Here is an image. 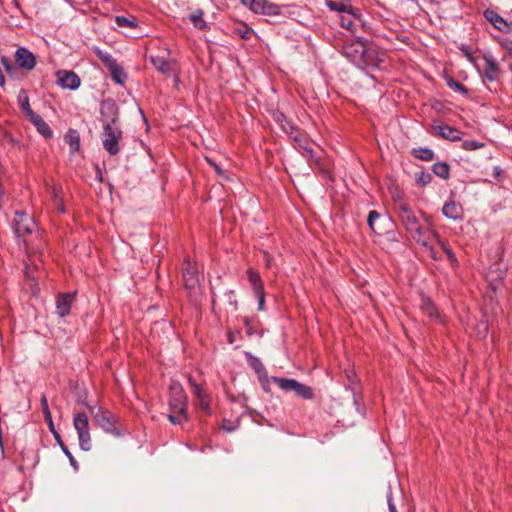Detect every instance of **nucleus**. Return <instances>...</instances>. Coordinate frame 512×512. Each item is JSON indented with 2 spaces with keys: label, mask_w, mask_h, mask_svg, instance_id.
I'll list each match as a JSON object with an SVG mask.
<instances>
[{
  "label": "nucleus",
  "mask_w": 512,
  "mask_h": 512,
  "mask_svg": "<svg viewBox=\"0 0 512 512\" xmlns=\"http://www.w3.org/2000/svg\"><path fill=\"white\" fill-rule=\"evenodd\" d=\"M122 137L123 132L119 125V118L116 113L112 119L109 122H106L103 126L101 139L104 149L112 156L118 154L120 151L119 141Z\"/></svg>",
  "instance_id": "1"
},
{
  "label": "nucleus",
  "mask_w": 512,
  "mask_h": 512,
  "mask_svg": "<svg viewBox=\"0 0 512 512\" xmlns=\"http://www.w3.org/2000/svg\"><path fill=\"white\" fill-rule=\"evenodd\" d=\"M94 423L105 432L114 436H121L122 430L118 426L119 418L111 411L99 406H87Z\"/></svg>",
  "instance_id": "2"
},
{
  "label": "nucleus",
  "mask_w": 512,
  "mask_h": 512,
  "mask_svg": "<svg viewBox=\"0 0 512 512\" xmlns=\"http://www.w3.org/2000/svg\"><path fill=\"white\" fill-rule=\"evenodd\" d=\"M343 55L352 63L362 66L371 62L370 52L366 44L360 40H354L346 43L342 48Z\"/></svg>",
  "instance_id": "3"
},
{
  "label": "nucleus",
  "mask_w": 512,
  "mask_h": 512,
  "mask_svg": "<svg viewBox=\"0 0 512 512\" xmlns=\"http://www.w3.org/2000/svg\"><path fill=\"white\" fill-rule=\"evenodd\" d=\"M169 391V410L171 412H178L184 420H188V399L182 385L177 381H171Z\"/></svg>",
  "instance_id": "4"
},
{
  "label": "nucleus",
  "mask_w": 512,
  "mask_h": 512,
  "mask_svg": "<svg viewBox=\"0 0 512 512\" xmlns=\"http://www.w3.org/2000/svg\"><path fill=\"white\" fill-rule=\"evenodd\" d=\"M271 381L277 384L281 390L285 392L293 391L302 399L310 400L314 397L313 390L310 386L300 383L295 379L272 376Z\"/></svg>",
  "instance_id": "5"
},
{
  "label": "nucleus",
  "mask_w": 512,
  "mask_h": 512,
  "mask_svg": "<svg viewBox=\"0 0 512 512\" xmlns=\"http://www.w3.org/2000/svg\"><path fill=\"white\" fill-rule=\"evenodd\" d=\"M73 425L78 434L80 448L84 451H90L92 443L87 414L84 412L76 413L73 418Z\"/></svg>",
  "instance_id": "6"
},
{
  "label": "nucleus",
  "mask_w": 512,
  "mask_h": 512,
  "mask_svg": "<svg viewBox=\"0 0 512 512\" xmlns=\"http://www.w3.org/2000/svg\"><path fill=\"white\" fill-rule=\"evenodd\" d=\"M409 235L416 243L425 248H428L433 259H437L434 248L430 245L431 239L438 237L437 232L420 224L415 229H413Z\"/></svg>",
  "instance_id": "7"
},
{
  "label": "nucleus",
  "mask_w": 512,
  "mask_h": 512,
  "mask_svg": "<svg viewBox=\"0 0 512 512\" xmlns=\"http://www.w3.org/2000/svg\"><path fill=\"white\" fill-rule=\"evenodd\" d=\"M241 2L257 14L267 16H277L281 14V7L267 0H241Z\"/></svg>",
  "instance_id": "8"
},
{
  "label": "nucleus",
  "mask_w": 512,
  "mask_h": 512,
  "mask_svg": "<svg viewBox=\"0 0 512 512\" xmlns=\"http://www.w3.org/2000/svg\"><path fill=\"white\" fill-rule=\"evenodd\" d=\"M397 210L400 222L408 234L421 224L408 204L400 202L397 205Z\"/></svg>",
  "instance_id": "9"
},
{
  "label": "nucleus",
  "mask_w": 512,
  "mask_h": 512,
  "mask_svg": "<svg viewBox=\"0 0 512 512\" xmlns=\"http://www.w3.org/2000/svg\"><path fill=\"white\" fill-rule=\"evenodd\" d=\"M367 224L373 233L382 235L385 233V228L392 225V220L389 217L383 216L379 212L372 210L368 214Z\"/></svg>",
  "instance_id": "10"
},
{
  "label": "nucleus",
  "mask_w": 512,
  "mask_h": 512,
  "mask_svg": "<svg viewBox=\"0 0 512 512\" xmlns=\"http://www.w3.org/2000/svg\"><path fill=\"white\" fill-rule=\"evenodd\" d=\"M24 218H26V215L24 213H16V217L13 220V229L15 232V235L18 238L19 245L24 246V248L28 249V241L26 239V236L30 235V228L28 225H25Z\"/></svg>",
  "instance_id": "11"
},
{
  "label": "nucleus",
  "mask_w": 512,
  "mask_h": 512,
  "mask_svg": "<svg viewBox=\"0 0 512 512\" xmlns=\"http://www.w3.org/2000/svg\"><path fill=\"white\" fill-rule=\"evenodd\" d=\"M483 75L490 82L498 79L500 75V67L492 54L486 53L483 55Z\"/></svg>",
  "instance_id": "12"
},
{
  "label": "nucleus",
  "mask_w": 512,
  "mask_h": 512,
  "mask_svg": "<svg viewBox=\"0 0 512 512\" xmlns=\"http://www.w3.org/2000/svg\"><path fill=\"white\" fill-rule=\"evenodd\" d=\"M57 84L62 88L75 90L80 86V78L73 71L60 70L56 73Z\"/></svg>",
  "instance_id": "13"
},
{
  "label": "nucleus",
  "mask_w": 512,
  "mask_h": 512,
  "mask_svg": "<svg viewBox=\"0 0 512 512\" xmlns=\"http://www.w3.org/2000/svg\"><path fill=\"white\" fill-rule=\"evenodd\" d=\"M485 19L491 23L499 31L509 33L512 32V23H508L502 16H500L493 9H486L484 11Z\"/></svg>",
  "instance_id": "14"
},
{
  "label": "nucleus",
  "mask_w": 512,
  "mask_h": 512,
  "mask_svg": "<svg viewBox=\"0 0 512 512\" xmlns=\"http://www.w3.org/2000/svg\"><path fill=\"white\" fill-rule=\"evenodd\" d=\"M186 268L183 271L184 286L189 292H194L199 286L198 272L194 265L186 260Z\"/></svg>",
  "instance_id": "15"
},
{
  "label": "nucleus",
  "mask_w": 512,
  "mask_h": 512,
  "mask_svg": "<svg viewBox=\"0 0 512 512\" xmlns=\"http://www.w3.org/2000/svg\"><path fill=\"white\" fill-rule=\"evenodd\" d=\"M75 299V293L59 294L56 299L57 313L65 317L70 313L71 305Z\"/></svg>",
  "instance_id": "16"
},
{
  "label": "nucleus",
  "mask_w": 512,
  "mask_h": 512,
  "mask_svg": "<svg viewBox=\"0 0 512 512\" xmlns=\"http://www.w3.org/2000/svg\"><path fill=\"white\" fill-rule=\"evenodd\" d=\"M434 130L436 131V134L441 138L452 142L459 141L462 138V132L447 124L436 125L434 126Z\"/></svg>",
  "instance_id": "17"
},
{
  "label": "nucleus",
  "mask_w": 512,
  "mask_h": 512,
  "mask_svg": "<svg viewBox=\"0 0 512 512\" xmlns=\"http://www.w3.org/2000/svg\"><path fill=\"white\" fill-rule=\"evenodd\" d=\"M153 66L163 75L172 76L175 74L174 64L163 57H151Z\"/></svg>",
  "instance_id": "18"
},
{
  "label": "nucleus",
  "mask_w": 512,
  "mask_h": 512,
  "mask_svg": "<svg viewBox=\"0 0 512 512\" xmlns=\"http://www.w3.org/2000/svg\"><path fill=\"white\" fill-rule=\"evenodd\" d=\"M273 120L291 137L297 132L296 126L280 111L273 112Z\"/></svg>",
  "instance_id": "19"
},
{
  "label": "nucleus",
  "mask_w": 512,
  "mask_h": 512,
  "mask_svg": "<svg viewBox=\"0 0 512 512\" xmlns=\"http://www.w3.org/2000/svg\"><path fill=\"white\" fill-rule=\"evenodd\" d=\"M442 212L445 217L452 220H459L463 216L462 206L453 200L444 204Z\"/></svg>",
  "instance_id": "20"
},
{
  "label": "nucleus",
  "mask_w": 512,
  "mask_h": 512,
  "mask_svg": "<svg viewBox=\"0 0 512 512\" xmlns=\"http://www.w3.org/2000/svg\"><path fill=\"white\" fill-rule=\"evenodd\" d=\"M326 6L333 11L346 12L348 14L357 15V9L354 8L350 0L327 1Z\"/></svg>",
  "instance_id": "21"
},
{
  "label": "nucleus",
  "mask_w": 512,
  "mask_h": 512,
  "mask_svg": "<svg viewBox=\"0 0 512 512\" xmlns=\"http://www.w3.org/2000/svg\"><path fill=\"white\" fill-rule=\"evenodd\" d=\"M15 60L19 67L32 69V52L28 49L20 47L15 52Z\"/></svg>",
  "instance_id": "22"
},
{
  "label": "nucleus",
  "mask_w": 512,
  "mask_h": 512,
  "mask_svg": "<svg viewBox=\"0 0 512 512\" xmlns=\"http://www.w3.org/2000/svg\"><path fill=\"white\" fill-rule=\"evenodd\" d=\"M34 127L37 132L46 140L53 137L54 133L50 125L39 115L34 113Z\"/></svg>",
  "instance_id": "23"
},
{
  "label": "nucleus",
  "mask_w": 512,
  "mask_h": 512,
  "mask_svg": "<svg viewBox=\"0 0 512 512\" xmlns=\"http://www.w3.org/2000/svg\"><path fill=\"white\" fill-rule=\"evenodd\" d=\"M17 103L21 110L26 114L28 120L32 122V109L30 107V99L28 92L24 89L19 91Z\"/></svg>",
  "instance_id": "24"
},
{
  "label": "nucleus",
  "mask_w": 512,
  "mask_h": 512,
  "mask_svg": "<svg viewBox=\"0 0 512 512\" xmlns=\"http://www.w3.org/2000/svg\"><path fill=\"white\" fill-rule=\"evenodd\" d=\"M65 142L69 145L72 153L80 149V135L77 130L69 129L64 136Z\"/></svg>",
  "instance_id": "25"
},
{
  "label": "nucleus",
  "mask_w": 512,
  "mask_h": 512,
  "mask_svg": "<svg viewBox=\"0 0 512 512\" xmlns=\"http://www.w3.org/2000/svg\"><path fill=\"white\" fill-rule=\"evenodd\" d=\"M291 138H293V140L296 142L299 151L301 152V154L304 157H306L308 159H313L314 150L312 149L310 144L305 139L301 138L300 136H298L296 134L293 135Z\"/></svg>",
  "instance_id": "26"
},
{
  "label": "nucleus",
  "mask_w": 512,
  "mask_h": 512,
  "mask_svg": "<svg viewBox=\"0 0 512 512\" xmlns=\"http://www.w3.org/2000/svg\"><path fill=\"white\" fill-rule=\"evenodd\" d=\"M245 355H246V358L248 360L249 366L255 371V373L258 375L259 378L264 376V375H267V371L265 369V366L260 361V359H258L257 357L253 356L249 352H246Z\"/></svg>",
  "instance_id": "27"
},
{
  "label": "nucleus",
  "mask_w": 512,
  "mask_h": 512,
  "mask_svg": "<svg viewBox=\"0 0 512 512\" xmlns=\"http://www.w3.org/2000/svg\"><path fill=\"white\" fill-rule=\"evenodd\" d=\"M108 70L110 72L112 79L116 83L123 84L126 81L127 75L124 72L123 68L117 62L108 67Z\"/></svg>",
  "instance_id": "28"
},
{
  "label": "nucleus",
  "mask_w": 512,
  "mask_h": 512,
  "mask_svg": "<svg viewBox=\"0 0 512 512\" xmlns=\"http://www.w3.org/2000/svg\"><path fill=\"white\" fill-rule=\"evenodd\" d=\"M203 16L204 12L201 9H196L189 15L190 21L193 23L194 27L199 30H204L207 28V23Z\"/></svg>",
  "instance_id": "29"
},
{
  "label": "nucleus",
  "mask_w": 512,
  "mask_h": 512,
  "mask_svg": "<svg viewBox=\"0 0 512 512\" xmlns=\"http://www.w3.org/2000/svg\"><path fill=\"white\" fill-rule=\"evenodd\" d=\"M247 275L254 292H261V290H264V286L259 273L250 268L247 270Z\"/></svg>",
  "instance_id": "30"
},
{
  "label": "nucleus",
  "mask_w": 512,
  "mask_h": 512,
  "mask_svg": "<svg viewBox=\"0 0 512 512\" xmlns=\"http://www.w3.org/2000/svg\"><path fill=\"white\" fill-rule=\"evenodd\" d=\"M194 397L197 399V405L198 407L206 414H211V408H210V398L205 393L204 390L200 391L199 395H194Z\"/></svg>",
  "instance_id": "31"
},
{
  "label": "nucleus",
  "mask_w": 512,
  "mask_h": 512,
  "mask_svg": "<svg viewBox=\"0 0 512 512\" xmlns=\"http://www.w3.org/2000/svg\"><path fill=\"white\" fill-rule=\"evenodd\" d=\"M433 172L435 175L442 179H447L449 177L450 168L449 165L445 162H438L432 166Z\"/></svg>",
  "instance_id": "32"
},
{
  "label": "nucleus",
  "mask_w": 512,
  "mask_h": 512,
  "mask_svg": "<svg viewBox=\"0 0 512 512\" xmlns=\"http://www.w3.org/2000/svg\"><path fill=\"white\" fill-rule=\"evenodd\" d=\"M115 22L119 27L136 28L138 26L137 19L135 17L116 16Z\"/></svg>",
  "instance_id": "33"
},
{
  "label": "nucleus",
  "mask_w": 512,
  "mask_h": 512,
  "mask_svg": "<svg viewBox=\"0 0 512 512\" xmlns=\"http://www.w3.org/2000/svg\"><path fill=\"white\" fill-rule=\"evenodd\" d=\"M446 80V84L447 86L454 90V91H457L463 95H467L468 94V89L463 85L461 84L460 82L456 81L454 78L450 77V76H447L445 78Z\"/></svg>",
  "instance_id": "34"
},
{
  "label": "nucleus",
  "mask_w": 512,
  "mask_h": 512,
  "mask_svg": "<svg viewBox=\"0 0 512 512\" xmlns=\"http://www.w3.org/2000/svg\"><path fill=\"white\" fill-rule=\"evenodd\" d=\"M421 308H422V311L425 314H427L430 318L438 317L437 308L430 299H424Z\"/></svg>",
  "instance_id": "35"
},
{
  "label": "nucleus",
  "mask_w": 512,
  "mask_h": 512,
  "mask_svg": "<svg viewBox=\"0 0 512 512\" xmlns=\"http://www.w3.org/2000/svg\"><path fill=\"white\" fill-rule=\"evenodd\" d=\"M345 375L349 382V387L353 393L354 402L357 403V397H356L357 377H356L355 371L353 369H348L345 371Z\"/></svg>",
  "instance_id": "36"
},
{
  "label": "nucleus",
  "mask_w": 512,
  "mask_h": 512,
  "mask_svg": "<svg viewBox=\"0 0 512 512\" xmlns=\"http://www.w3.org/2000/svg\"><path fill=\"white\" fill-rule=\"evenodd\" d=\"M413 155L423 161H431L434 158V152L429 148L414 149Z\"/></svg>",
  "instance_id": "37"
},
{
  "label": "nucleus",
  "mask_w": 512,
  "mask_h": 512,
  "mask_svg": "<svg viewBox=\"0 0 512 512\" xmlns=\"http://www.w3.org/2000/svg\"><path fill=\"white\" fill-rule=\"evenodd\" d=\"M36 232L40 233V236L42 237V232L40 231V229H37V230L34 229V234ZM36 249H37V253L39 254V260L41 262H44L45 257L48 255V250L46 249V241L41 238L40 243L36 245Z\"/></svg>",
  "instance_id": "38"
},
{
  "label": "nucleus",
  "mask_w": 512,
  "mask_h": 512,
  "mask_svg": "<svg viewBox=\"0 0 512 512\" xmlns=\"http://www.w3.org/2000/svg\"><path fill=\"white\" fill-rule=\"evenodd\" d=\"M57 443L59 444V446L61 447L62 451L64 452V454L68 457L69 459V462L71 464V466L77 470L78 469V462L75 460V458L73 457L72 453L69 451V449L67 448V446L64 444L62 438L60 437V441H57Z\"/></svg>",
  "instance_id": "39"
},
{
  "label": "nucleus",
  "mask_w": 512,
  "mask_h": 512,
  "mask_svg": "<svg viewBox=\"0 0 512 512\" xmlns=\"http://www.w3.org/2000/svg\"><path fill=\"white\" fill-rule=\"evenodd\" d=\"M97 56L106 65L107 68L110 67L115 62H117L113 58V56L111 54L107 53V52H103V51L97 50Z\"/></svg>",
  "instance_id": "40"
},
{
  "label": "nucleus",
  "mask_w": 512,
  "mask_h": 512,
  "mask_svg": "<svg viewBox=\"0 0 512 512\" xmlns=\"http://www.w3.org/2000/svg\"><path fill=\"white\" fill-rule=\"evenodd\" d=\"M462 147L465 150L472 151L484 147V143L475 140H465L462 143Z\"/></svg>",
  "instance_id": "41"
},
{
  "label": "nucleus",
  "mask_w": 512,
  "mask_h": 512,
  "mask_svg": "<svg viewBox=\"0 0 512 512\" xmlns=\"http://www.w3.org/2000/svg\"><path fill=\"white\" fill-rule=\"evenodd\" d=\"M416 181L417 184L425 186L432 181V175L430 173L421 171L420 173L417 174Z\"/></svg>",
  "instance_id": "42"
},
{
  "label": "nucleus",
  "mask_w": 512,
  "mask_h": 512,
  "mask_svg": "<svg viewBox=\"0 0 512 512\" xmlns=\"http://www.w3.org/2000/svg\"><path fill=\"white\" fill-rule=\"evenodd\" d=\"M237 31L240 37L245 40L250 39L253 34L252 28L248 27L247 25H241V27H239Z\"/></svg>",
  "instance_id": "43"
},
{
  "label": "nucleus",
  "mask_w": 512,
  "mask_h": 512,
  "mask_svg": "<svg viewBox=\"0 0 512 512\" xmlns=\"http://www.w3.org/2000/svg\"><path fill=\"white\" fill-rule=\"evenodd\" d=\"M168 419L169 421L173 424V425H179V424H182L183 422H185L186 420H184L182 418V415H180L178 412H171L168 414Z\"/></svg>",
  "instance_id": "44"
},
{
  "label": "nucleus",
  "mask_w": 512,
  "mask_h": 512,
  "mask_svg": "<svg viewBox=\"0 0 512 512\" xmlns=\"http://www.w3.org/2000/svg\"><path fill=\"white\" fill-rule=\"evenodd\" d=\"M243 322L246 328V334L248 336H253L254 334H256V329L254 328L252 319L245 317Z\"/></svg>",
  "instance_id": "45"
},
{
  "label": "nucleus",
  "mask_w": 512,
  "mask_h": 512,
  "mask_svg": "<svg viewBox=\"0 0 512 512\" xmlns=\"http://www.w3.org/2000/svg\"><path fill=\"white\" fill-rule=\"evenodd\" d=\"M188 383L192 388L193 395H199L200 391L203 390V388L195 381V379L192 376L188 377Z\"/></svg>",
  "instance_id": "46"
},
{
  "label": "nucleus",
  "mask_w": 512,
  "mask_h": 512,
  "mask_svg": "<svg viewBox=\"0 0 512 512\" xmlns=\"http://www.w3.org/2000/svg\"><path fill=\"white\" fill-rule=\"evenodd\" d=\"M41 409H42L44 418L50 419V416H52V415H51V412H50V409L48 406V402H47V399L45 396H42V398H41Z\"/></svg>",
  "instance_id": "47"
},
{
  "label": "nucleus",
  "mask_w": 512,
  "mask_h": 512,
  "mask_svg": "<svg viewBox=\"0 0 512 512\" xmlns=\"http://www.w3.org/2000/svg\"><path fill=\"white\" fill-rule=\"evenodd\" d=\"M44 419L47 422L49 430L53 434V436L56 439V441H60V437L61 436H60V434L55 429V426H54V423H53V420H52V416H50V419L49 418H44Z\"/></svg>",
  "instance_id": "48"
},
{
  "label": "nucleus",
  "mask_w": 512,
  "mask_h": 512,
  "mask_svg": "<svg viewBox=\"0 0 512 512\" xmlns=\"http://www.w3.org/2000/svg\"><path fill=\"white\" fill-rule=\"evenodd\" d=\"M500 45L507 51L510 57H512V40L503 38L500 41Z\"/></svg>",
  "instance_id": "49"
},
{
  "label": "nucleus",
  "mask_w": 512,
  "mask_h": 512,
  "mask_svg": "<svg viewBox=\"0 0 512 512\" xmlns=\"http://www.w3.org/2000/svg\"><path fill=\"white\" fill-rule=\"evenodd\" d=\"M255 296L258 298V310L264 309L265 304V293L264 290H261V292H254Z\"/></svg>",
  "instance_id": "50"
},
{
  "label": "nucleus",
  "mask_w": 512,
  "mask_h": 512,
  "mask_svg": "<svg viewBox=\"0 0 512 512\" xmlns=\"http://www.w3.org/2000/svg\"><path fill=\"white\" fill-rule=\"evenodd\" d=\"M439 243H440L441 247L443 248L444 252L446 253L448 259L452 263H456L457 260H456L455 254L448 247H446L442 241L439 240Z\"/></svg>",
  "instance_id": "51"
},
{
  "label": "nucleus",
  "mask_w": 512,
  "mask_h": 512,
  "mask_svg": "<svg viewBox=\"0 0 512 512\" xmlns=\"http://www.w3.org/2000/svg\"><path fill=\"white\" fill-rule=\"evenodd\" d=\"M261 386L265 392H270V380L268 378V375H264L259 378Z\"/></svg>",
  "instance_id": "52"
},
{
  "label": "nucleus",
  "mask_w": 512,
  "mask_h": 512,
  "mask_svg": "<svg viewBox=\"0 0 512 512\" xmlns=\"http://www.w3.org/2000/svg\"><path fill=\"white\" fill-rule=\"evenodd\" d=\"M207 162L209 163V165L211 167L214 168V170L216 171V173L220 176H223L224 175V171L211 159L207 158Z\"/></svg>",
  "instance_id": "53"
},
{
  "label": "nucleus",
  "mask_w": 512,
  "mask_h": 512,
  "mask_svg": "<svg viewBox=\"0 0 512 512\" xmlns=\"http://www.w3.org/2000/svg\"><path fill=\"white\" fill-rule=\"evenodd\" d=\"M6 71L8 73H12V70L14 69L13 65L10 63V61L6 57H2L1 59Z\"/></svg>",
  "instance_id": "54"
},
{
  "label": "nucleus",
  "mask_w": 512,
  "mask_h": 512,
  "mask_svg": "<svg viewBox=\"0 0 512 512\" xmlns=\"http://www.w3.org/2000/svg\"><path fill=\"white\" fill-rule=\"evenodd\" d=\"M388 506H389V511L390 512H397L396 510V506L394 505V503L392 502V499L389 498L388 499Z\"/></svg>",
  "instance_id": "55"
},
{
  "label": "nucleus",
  "mask_w": 512,
  "mask_h": 512,
  "mask_svg": "<svg viewBox=\"0 0 512 512\" xmlns=\"http://www.w3.org/2000/svg\"><path fill=\"white\" fill-rule=\"evenodd\" d=\"M227 422H228L227 420L223 421L222 428L228 432H232L234 430V428L232 426L227 425L226 424Z\"/></svg>",
  "instance_id": "56"
},
{
  "label": "nucleus",
  "mask_w": 512,
  "mask_h": 512,
  "mask_svg": "<svg viewBox=\"0 0 512 512\" xmlns=\"http://www.w3.org/2000/svg\"><path fill=\"white\" fill-rule=\"evenodd\" d=\"M461 50H462V51H463V53L468 57V59H469L470 61H473V57L471 56V54H470V52L468 51V49H467V48L462 47V48H461Z\"/></svg>",
  "instance_id": "57"
},
{
  "label": "nucleus",
  "mask_w": 512,
  "mask_h": 512,
  "mask_svg": "<svg viewBox=\"0 0 512 512\" xmlns=\"http://www.w3.org/2000/svg\"><path fill=\"white\" fill-rule=\"evenodd\" d=\"M342 25L348 29L351 28V26L353 25L352 21L349 20L347 23H345L344 21L342 22Z\"/></svg>",
  "instance_id": "58"
},
{
  "label": "nucleus",
  "mask_w": 512,
  "mask_h": 512,
  "mask_svg": "<svg viewBox=\"0 0 512 512\" xmlns=\"http://www.w3.org/2000/svg\"><path fill=\"white\" fill-rule=\"evenodd\" d=\"M24 275H25L26 277H29V266H28V264H25Z\"/></svg>",
  "instance_id": "59"
},
{
  "label": "nucleus",
  "mask_w": 512,
  "mask_h": 512,
  "mask_svg": "<svg viewBox=\"0 0 512 512\" xmlns=\"http://www.w3.org/2000/svg\"><path fill=\"white\" fill-rule=\"evenodd\" d=\"M228 340H229V342H230V343H233V342H234V337H233V335H232V334H229V336H228Z\"/></svg>",
  "instance_id": "60"
},
{
  "label": "nucleus",
  "mask_w": 512,
  "mask_h": 512,
  "mask_svg": "<svg viewBox=\"0 0 512 512\" xmlns=\"http://www.w3.org/2000/svg\"><path fill=\"white\" fill-rule=\"evenodd\" d=\"M33 255H34V256L36 255V251H35V250H34V252H33Z\"/></svg>",
  "instance_id": "61"
}]
</instances>
